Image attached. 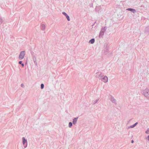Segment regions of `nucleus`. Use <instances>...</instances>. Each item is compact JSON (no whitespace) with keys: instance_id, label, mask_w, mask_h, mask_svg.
I'll return each instance as SVG.
<instances>
[{"instance_id":"8","label":"nucleus","mask_w":149,"mask_h":149,"mask_svg":"<svg viewBox=\"0 0 149 149\" xmlns=\"http://www.w3.org/2000/svg\"><path fill=\"white\" fill-rule=\"evenodd\" d=\"M127 10L130 11L133 13H135L136 12V10L132 8H128L126 9Z\"/></svg>"},{"instance_id":"12","label":"nucleus","mask_w":149,"mask_h":149,"mask_svg":"<svg viewBox=\"0 0 149 149\" xmlns=\"http://www.w3.org/2000/svg\"><path fill=\"white\" fill-rule=\"evenodd\" d=\"M138 122H136L133 125L130 126L129 127H128V128H133L135 126H136V125L138 124Z\"/></svg>"},{"instance_id":"28","label":"nucleus","mask_w":149,"mask_h":149,"mask_svg":"<svg viewBox=\"0 0 149 149\" xmlns=\"http://www.w3.org/2000/svg\"><path fill=\"white\" fill-rule=\"evenodd\" d=\"M134 142V141L133 140H132L131 141V143H133Z\"/></svg>"},{"instance_id":"26","label":"nucleus","mask_w":149,"mask_h":149,"mask_svg":"<svg viewBox=\"0 0 149 149\" xmlns=\"http://www.w3.org/2000/svg\"><path fill=\"white\" fill-rule=\"evenodd\" d=\"M34 52H31V55H33V54H34Z\"/></svg>"},{"instance_id":"22","label":"nucleus","mask_w":149,"mask_h":149,"mask_svg":"<svg viewBox=\"0 0 149 149\" xmlns=\"http://www.w3.org/2000/svg\"><path fill=\"white\" fill-rule=\"evenodd\" d=\"M2 19L0 17V24H1L2 23Z\"/></svg>"},{"instance_id":"3","label":"nucleus","mask_w":149,"mask_h":149,"mask_svg":"<svg viewBox=\"0 0 149 149\" xmlns=\"http://www.w3.org/2000/svg\"><path fill=\"white\" fill-rule=\"evenodd\" d=\"M25 52L24 51H22L20 52L19 56V58L20 60H22L24 58L25 55Z\"/></svg>"},{"instance_id":"20","label":"nucleus","mask_w":149,"mask_h":149,"mask_svg":"<svg viewBox=\"0 0 149 149\" xmlns=\"http://www.w3.org/2000/svg\"><path fill=\"white\" fill-rule=\"evenodd\" d=\"M33 61L34 62V63H36V58L34 56H33Z\"/></svg>"},{"instance_id":"11","label":"nucleus","mask_w":149,"mask_h":149,"mask_svg":"<svg viewBox=\"0 0 149 149\" xmlns=\"http://www.w3.org/2000/svg\"><path fill=\"white\" fill-rule=\"evenodd\" d=\"M111 101L113 103H115V104H116V99H115L113 97H111Z\"/></svg>"},{"instance_id":"25","label":"nucleus","mask_w":149,"mask_h":149,"mask_svg":"<svg viewBox=\"0 0 149 149\" xmlns=\"http://www.w3.org/2000/svg\"><path fill=\"white\" fill-rule=\"evenodd\" d=\"M146 139L149 141V135H148L147 137H146Z\"/></svg>"},{"instance_id":"15","label":"nucleus","mask_w":149,"mask_h":149,"mask_svg":"<svg viewBox=\"0 0 149 149\" xmlns=\"http://www.w3.org/2000/svg\"><path fill=\"white\" fill-rule=\"evenodd\" d=\"M45 27V26L44 24H42L41 25V29L42 30H44Z\"/></svg>"},{"instance_id":"5","label":"nucleus","mask_w":149,"mask_h":149,"mask_svg":"<svg viewBox=\"0 0 149 149\" xmlns=\"http://www.w3.org/2000/svg\"><path fill=\"white\" fill-rule=\"evenodd\" d=\"M95 76L100 79L103 77V75L101 74V73L100 72L96 73Z\"/></svg>"},{"instance_id":"9","label":"nucleus","mask_w":149,"mask_h":149,"mask_svg":"<svg viewBox=\"0 0 149 149\" xmlns=\"http://www.w3.org/2000/svg\"><path fill=\"white\" fill-rule=\"evenodd\" d=\"M78 118V117H77L76 118H74L73 120V121H72V123L73 124V125H75L77 121V119Z\"/></svg>"},{"instance_id":"19","label":"nucleus","mask_w":149,"mask_h":149,"mask_svg":"<svg viewBox=\"0 0 149 149\" xmlns=\"http://www.w3.org/2000/svg\"><path fill=\"white\" fill-rule=\"evenodd\" d=\"M23 145L24 146V147L25 148H26L27 146V143H23Z\"/></svg>"},{"instance_id":"27","label":"nucleus","mask_w":149,"mask_h":149,"mask_svg":"<svg viewBox=\"0 0 149 149\" xmlns=\"http://www.w3.org/2000/svg\"><path fill=\"white\" fill-rule=\"evenodd\" d=\"M34 63L35 64V65H37V62L36 61V63Z\"/></svg>"},{"instance_id":"24","label":"nucleus","mask_w":149,"mask_h":149,"mask_svg":"<svg viewBox=\"0 0 149 149\" xmlns=\"http://www.w3.org/2000/svg\"><path fill=\"white\" fill-rule=\"evenodd\" d=\"M149 131V129L148 128V130L146 131L145 132L146 134H148V132Z\"/></svg>"},{"instance_id":"13","label":"nucleus","mask_w":149,"mask_h":149,"mask_svg":"<svg viewBox=\"0 0 149 149\" xmlns=\"http://www.w3.org/2000/svg\"><path fill=\"white\" fill-rule=\"evenodd\" d=\"M95 40L94 38L91 39L89 41V42L91 44H93L95 42Z\"/></svg>"},{"instance_id":"6","label":"nucleus","mask_w":149,"mask_h":149,"mask_svg":"<svg viewBox=\"0 0 149 149\" xmlns=\"http://www.w3.org/2000/svg\"><path fill=\"white\" fill-rule=\"evenodd\" d=\"M100 79H101L102 81L104 82H106L108 81V78L107 76H104V75H103V77Z\"/></svg>"},{"instance_id":"2","label":"nucleus","mask_w":149,"mask_h":149,"mask_svg":"<svg viewBox=\"0 0 149 149\" xmlns=\"http://www.w3.org/2000/svg\"><path fill=\"white\" fill-rule=\"evenodd\" d=\"M107 28L106 27H102L100 31L99 34V37L102 36L104 34L105 31L106 30Z\"/></svg>"},{"instance_id":"14","label":"nucleus","mask_w":149,"mask_h":149,"mask_svg":"<svg viewBox=\"0 0 149 149\" xmlns=\"http://www.w3.org/2000/svg\"><path fill=\"white\" fill-rule=\"evenodd\" d=\"M22 143H27V140L24 137H22Z\"/></svg>"},{"instance_id":"10","label":"nucleus","mask_w":149,"mask_h":149,"mask_svg":"<svg viewBox=\"0 0 149 149\" xmlns=\"http://www.w3.org/2000/svg\"><path fill=\"white\" fill-rule=\"evenodd\" d=\"M149 32V26L146 27L144 31V33L147 34Z\"/></svg>"},{"instance_id":"29","label":"nucleus","mask_w":149,"mask_h":149,"mask_svg":"<svg viewBox=\"0 0 149 149\" xmlns=\"http://www.w3.org/2000/svg\"><path fill=\"white\" fill-rule=\"evenodd\" d=\"M94 25V24H93L92 26H93Z\"/></svg>"},{"instance_id":"16","label":"nucleus","mask_w":149,"mask_h":149,"mask_svg":"<svg viewBox=\"0 0 149 149\" xmlns=\"http://www.w3.org/2000/svg\"><path fill=\"white\" fill-rule=\"evenodd\" d=\"M99 100V99L98 98L95 101H92V104H93L94 105Z\"/></svg>"},{"instance_id":"23","label":"nucleus","mask_w":149,"mask_h":149,"mask_svg":"<svg viewBox=\"0 0 149 149\" xmlns=\"http://www.w3.org/2000/svg\"><path fill=\"white\" fill-rule=\"evenodd\" d=\"M21 87L24 88V85L23 84H22L21 85Z\"/></svg>"},{"instance_id":"1","label":"nucleus","mask_w":149,"mask_h":149,"mask_svg":"<svg viewBox=\"0 0 149 149\" xmlns=\"http://www.w3.org/2000/svg\"><path fill=\"white\" fill-rule=\"evenodd\" d=\"M143 94L147 98L149 99V90L146 88L143 91Z\"/></svg>"},{"instance_id":"4","label":"nucleus","mask_w":149,"mask_h":149,"mask_svg":"<svg viewBox=\"0 0 149 149\" xmlns=\"http://www.w3.org/2000/svg\"><path fill=\"white\" fill-rule=\"evenodd\" d=\"M104 51L105 53L107 54L108 53V46L107 44H105L104 45Z\"/></svg>"},{"instance_id":"17","label":"nucleus","mask_w":149,"mask_h":149,"mask_svg":"<svg viewBox=\"0 0 149 149\" xmlns=\"http://www.w3.org/2000/svg\"><path fill=\"white\" fill-rule=\"evenodd\" d=\"M72 123L71 122H70L69 123L68 126L69 127L71 128L72 125Z\"/></svg>"},{"instance_id":"21","label":"nucleus","mask_w":149,"mask_h":149,"mask_svg":"<svg viewBox=\"0 0 149 149\" xmlns=\"http://www.w3.org/2000/svg\"><path fill=\"white\" fill-rule=\"evenodd\" d=\"M40 88L41 89H42L44 88V85L43 84H41L40 85Z\"/></svg>"},{"instance_id":"18","label":"nucleus","mask_w":149,"mask_h":149,"mask_svg":"<svg viewBox=\"0 0 149 149\" xmlns=\"http://www.w3.org/2000/svg\"><path fill=\"white\" fill-rule=\"evenodd\" d=\"M22 61H19V63L20 64H21V65L22 67H23L24 66V64L23 63H22Z\"/></svg>"},{"instance_id":"7","label":"nucleus","mask_w":149,"mask_h":149,"mask_svg":"<svg viewBox=\"0 0 149 149\" xmlns=\"http://www.w3.org/2000/svg\"><path fill=\"white\" fill-rule=\"evenodd\" d=\"M62 14L64 15L66 17L67 19V20L68 21H70V18L69 16L67 15V14L65 12H63Z\"/></svg>"}]
</instances>
